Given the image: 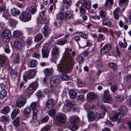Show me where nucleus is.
<instances>
[{"label": "nucleus", "mask_w": 131, "mask_h": 131, "mask_svg": "<svg viewBox=\"0 0 131 131\" xmlns=\"http://www.w3.org/2000/svg\"><path fill=\"white\" fill-rule=\"evenodd\" d=\"M4 51L5 52L9 53L10 52V50L9 48V46L8 45H6L4 47Z\"/></svg>", "instance_id": "nucleus-56"}, {"label": "nucleus", "mask_w": 131, "mask_h": 131, "mask_svg": "<svg viewBox=\"0 0 131 131\" xmlns=\"http://www.w3.org/2000/svg\"><path fill=\"white\" fill-rule=\"evenodd\" d=\"M126 80L129 83H130L129 85L128 86L127 88L128 89H129L131 87V75H129L127 77Z\"/></svg>", "instance_id": "nucleus-43"}, {"label": "nucleus", "mask_w": 131, "mask_h": 131, "mask_svg": "<svg viewBox=\"0 0 131 131\" xmlns=\"http://www.w3.org/2000/svg\"><path fill=\"white\" fill-rule=\"evenodd\" d=\"M60 82V81L58 76H53L51 78L50 84L52 87L51 88V90L52 92H54L56 87Z\"/></svg>", "instance_id": "nucleus-3"}, {"label": "nucleus", "mask_w": 131, "mask_h": 131, "mask_svg": "<svg viewBox=\"0 0 131 131\" xmlns=\"http://www.w3.org/2000/svg\"><path fill=\"white\" fill-rule=\"evenodd\" d=\"M3 16L6 19H8L10 16L9 13L8 12L3 13Z\"/></svg>", "instance_id": "nucleus-58"}, {"label": "nucleus", "mask_w": 131, "mask_h": 131, "mask_svg": "<svg viewBox=\"0 0 131 131\" xmlns=\"http://www.w3.org/2000/svg\"><path fill=\"white\" fill-rule=\"evenodd\" d=\"M104 124L106 126L111 127L113 126V125L112 123L108 120H106L104 122Z\"/></svg>", "instance_id": "nucleus-52"}, {"label": "nucleus", "mask_w": 131, "mask_h": 131, "mask_svg": "<svg viewBox=\"0 0 131 131\" xmlns=\"http://www.w3.org/2000/svg\"><path fill=\"white\" fill-rule=\"evenodd\" d=\"M76 104V102L74 101L68 102L66 104V107L67 110L69 111L74 112V110H78L77 107L75 108L74 106Z\"/></svg>", "instance_id": "nucleus-11"}, {"label": "nucleus", "mask_w": 131, "mask_h": 131, "mask_svg": "<svg viewBox=\"0 0 131 131\" xmlns=\"http://www.w3.org/2000/svg\"><path fill=\"white\" fill-rule=\"evenodd\" d=\"M99 14L100 16L101 17L102 19L104 18L106 16V13L102 10L101 11L99 12Z\"/></svg>", "instance_id": "nucleus-54"}, {"label": "nucleus", "mask_w": 131, "mask_h": 131, "mask_svg": "<svg viewBox=\"0 0 131 131\" xmlns=\"http://www.w3.org/2000/svg\"><path fill=\"white\" fill-rule=\"evenodd\" d=\"M31 110L30 108L27 107L25 108L24 110V115L28 116L30 113Z\"/></svg>", "instance_id": "nucleus-40"}, {"label": "nucleus", "mask_w": 131, "mask_h": 131, "mask_svg": "<svg viewBox=\"0 0 131 131\" xmlns=\"http://www.w3.org/2000/svg\"><path fill=\"white\" fill-rule=\"evenodd\" d=\"M42 32L45 37L48 36L50 32V29L47 26H45L42 30Z\"/></svg>", "instance_id": "nucleus-18"}, {"label": "nucleus", "mask_w": 131, "mask_h": 131, "mask_svg": "<svg viewBox=\"0 0 131 131\" xmlns=\"http://www.w3.org/2000/svg\"><path fill=\"white\" fill-rule=\"evenodd\" d=\"M84 108L87 112L94 113L96 110V107L94 105L89 103L85 104Z\"/></svg>", "instance_id": "nucleus-13"}, {"label": "nucleus", "mask_w": 131, "mask_h": 131, "mask_svg": "<svg viewBox=\"0 0 131 131\" xmlns=\"http://www.w3.org/2000/svg\"><path fill=\"white\" fill-rule=\"evenodd\" d=\"M19 119V117H18L13 121V123L14 126L16 127H17L18 126L20 122Z\"/></svg>", "instance_id": "nucleus-36"}, {"label": "nucleus", "mask_w": 131, "mask_h": 131, "mask_svg": "<svg viewBox=\"0 0 131 131\" xmlns=\"http://www.w3.org/2000/svg\"><path fill=\"white\" fill-rule=\"evenodd\" d=\"M10 108L9 106H6L1 110V113L5 114L8 113L9 111Z\"/></svg>", "instance_id": "nucleus-30"}, {"label": "nucleus", "mask_w": 131, "mask_h": 131, "mask_svg": "<svg viewBox=\"0 0 131 131\" xmlns=\"http://www.w3.org/2000/svg\"><path fill=\"white\" fill-rule=\"evenodd\" d=\"M5 59L4 57L0 56V66L3 67L5 66Z\"/></svg>", "instance_id": "nucleus-33"}, {"label": "nucleus", "mask_w": 131, "mask_h": 131, "mask_svg": "<svg viewBox=\"0 0 131 131\" xmlns=\"http://www.w3.org/2000/svg\"><path fill=\"white\" fill-rule=\"evenodd\" d=\"M9 23L10 25L12 26H15L16 25L15 21L14 19H11L10 20Z\"/></svg>", "instance_id": "nucleus-62"}, {"label": "nucleus", "mask_w": 131, "mask_h": 131, "mask_svg": "<svg viewBox=\"0 0 131 131\" xmlns=\"http://www.w3.org/2000/svg\"><path fill=\"white\" fill-rule=\"evenodd\" d=\"M37 105V102H36L32 103L30 105V108L31 109L32 111L33 117L31 123L32 126H35L37 125V114L38 110L36 108Z\"/></svg>", "instance_id": "nucleus-2"}, {"label": "nucleus", "mask_w": 131, "mask_h": 131, "mask_svg": "<svg viewBox=\"0 0 131 131\" xmlns=\"http://www.w3.org/2000/svg\"><path fill=\"white\" fill-rule=\"evenodd\" d=\"M71 49H68L64 53L63 56L64 62L58 65L60 70L63 72H70L72 70L73 65L74 64L73 59L70 56Z\"/></svg>", "instance_id": "nucleus-1"}, {"label": "nucleus", "mask_w": 131, "mask_h": 131, "mask_svg": "<svg viewBox=\"0 0 131 131\" xmlns=\"http://www.w3.org/2000/svg\"><path fill=\"white\" fill-rule=\"evenodd\" d=\"M20 113V111L18 109L14 110L11 114V118L12 119H14L17 115Z\"/></svg>", "instance_id": "nucleus-21"}, {"label": "nucleus", "mask_w": 131, "mask_h": 131, "mask_svg": "<svg viewBox=\"0 0 131 131\" xmlns=\"http://www.w3.org/2000/svg\"><path fill=\"white\" fill-rule=\"evenodd\" d=\"M91 18L94 20H99L100 18V16L99 15H95L94 16L91 15Z\"/></svg>", "instance_id": "nucleus-61"}, {"label": "nucleus", "mask_w": 131, "mask_h": 131, "mask_svg": "<svg viewBox=\"0 0 131 131\" xmlns=\"http://www.w3.org/2000/svg\"><path fill=\"white\" fill-rule=\"evenodd\" d=\"M77 61L81 63H82L83 62V59L82 56H79L77 58Z\"/></svg>", "instance_id": "nucleus-57"}, {"label": "nucleus", "mask_w": 131, "mask_h": 131, "mask_svg": "<svg viewBox=\"0 0 131 131\" xmlns=\"http://www.w3.org/2000/svg\"><path fill=\"white\" fill-rule=\"evenodd\" d=\"M26 102L25 99L23 97H20L16 101V105L18 107H20L24 105Z\"/></svg>", "instance_id": "nucleus-15"}, {"label": "nucleus", "mask_w": 131, "mask_h": 131, "mask_svg": "<svg viewBox=\"0 0 131 131\" xmlns=\"http://www.w3.org/2000/svg\"><path fill=\"white\" fill-rule=\"evenodd\" d=\"M105 115V113H100L99 114L97 112H96V115L95 116V117H96L98 119H100V118H103L104 116Z\"/></svg>", "instance_id": "nucleus-42"}, {"label": "nucleus", "mask_w": 131, "mask_h": 131, "mask_svg": "<svg viewBox=\"0 0 131 131\" xmlns=\"http://www.w3.org/2000/svg\"><path fill=\"white\" fill-rule=\"evenodd\" d=\"M109 65L113 70H115L116 69V66L115 63L111 62L109 63Z\"/></svg>", "instance_id": "nucleus-59"}, {"label": "nucleus", "mask_w": 131, "mask_h": 131, "mask_svg": "<svg viewBox=\"0 0 131 131\" xmlns=\"http://www.w3.org/2000/svg\"><path fill=\"white\" fill-rule=\"evenodd\" d=\"M127 112L126 108L124 105L120 107L117 110V113L121 118L123 117L126 114Z\"/></svg>", "instance_id": "nucleus-10"}, {"label": "nucleus", "mask_w": 131, "mask_h": 131, "mask_svg": "<svg viewBox=\"0 0 131 131\" xmlns=\"http://www.w3.org/2000/svg\"><path fill=\"white\" fill-rule=\"evenodd\" d=\"M36 7L35 6H33L30 7L29 9L30 12L32 14H34L36 12Z\"/></svg>", "instance_id": "nucleus-45"}, {"label": "nucleus", "mask_w": 131, "mask_h": 131, "mask_svg": "<svg viewBox=\"0 0 131 131\" xmlns=\"http://www.w3.org/2000/svg\"><path fill=\"white\" fill-rule=\"evenodd\" d=\"M10 74L11 77L13 79H14L16 77L17 74V71L14 70H12L10 72Z\"/></svg>", "instance_id": "nucleus-27"}, {"label": "nucleus", "mask_w": 131, "mask_h": 131, "mask_svg": "<svg viewBox=\"0 0 131 131\" xmlns=\"http://www.w3.org/2000/svg\"><path fill=\"white\" fill-rule=\"evenodd\" d=\"M9 116L8 115H5L0 117V121L1 122H4L5 121L6 122H8L9 121Z\"/></svg>", "instance_id": "nucleus-32"}, {"label": "nucleus", "mask_w": 131, "mask_h": 131, "mask_svg": "<svg viewBox=\"0 0 131 131\" xmlns=\"http://www.w3.org/2000/svg\"><path fill=\"white\" fill-rule=\"evenodd\" d=\"M20 13V11L16 8H13L11 10V14L12 15L14 16H16L18 15Z\"/></svg>", "instance_id": "nucleus-22"}, {"label": "nucleus", "mask_w": 131, "mask_h": 131, "mask_svg": "<svg viewBox=\"0 0 131 131\" xmlns=\"http://www.w3.org/2000/svg\"><path fill=\"white\" fill-rule=\"evenodd\" d=\"M82 4L87 9H89L91 6V4L89 3H88L86 2H83L82 3Z\"/></svg>", "instance_id": "nucleus-47"}, {"label": "nucleus", "mask_w": 131, "mask_h": 131, "mask_svg": "<svg viewBox=\"0 0 131 131\" xmlns=\"http://www.w3.org/2000/svg\"><path fill=\"white\" fill-rule=\"evenodd\" d=\"M72 16V13L71 11L68 10L65 12V17L66 20H69Z\"/></svg>", "instance_id": "nucleus-25"}, {"label": "nucleus", "mask_w": 131, "mask_h": 131, "mask_svg": "<svg viewBox=\"0 0 131 131\" xmlns=\"http://www.w3.org/2000/svg\"><path fill=\"white\" fill-rule=\"evenodd\" d=\"M112 21L108 19H105L102 21V25L104 26H109L111 24Z\"/></svg>", "instance_id": "nucleus-26"}, {"label": "nucleus", "mask_w": 131, "mask_h": 131, "mask_svg": "<svg viewBox=\"0 0 131 131\" xmlns=\"http://www.w3.org/2000/svg\"><path fill=\"white\" fill-rule=\"evenodd\" d=\"M70 121L71 122V127L73 130L77 129V127L76 124L79 121V118L76 116H74L71 117Z\"/></svg>", "instance_id": "nucleus-9"}, {"label": "nucleus", "mask_w": 131, "mask_h": 131, "mask_svg": "<svg viewBox=\"0 0 131 131\" xmlns=\"http://www.w3.org/2000/svg\"><path fill=\"white\" fill-rule=\"evenodd\" d=\"M104 39V36L102 34H100L98 36V39H97V42H99Z\"/></svg>", "instance_id": "nucleus-48"}, {"label": "nucleus", "mask_w": 131, "mask_h": 131, "mask_svg": "<svg viewBox=\"0 0 131 131\" xmlns=\"http://www.w3.org/2000/svg\"><path fill=\"white\" fill-rule=\"evenodd\" d=\"M42 16H39L37 18V21L38 23L40 24V26H41L42 24L43 21H44L43 19H42Z\"/></svg>", "instance_id": "nucleus-53"}, {"label": "nucleus", "mask_w": 131, "mask_h": 131, "mask_svg": "<svg viewBox=\"0 0 131 131\" xmlns=\"http://www.w3.org/2000/svg\"><path fill=\"white\" fill-rule=\"evenodd\" d=\"M21 34V31L19 30H16L14 32L13 35L15 37H19Z\"/></svg>", "instance_id": "nucleus-46"}, {"label": "nucleus", "mask_w": 131, "mask_h": 131, "mask_svg": "<svg viewBox=\"0 0 131 131\" xmlns=\"http://www.w3.org/2000/svg\"><path fill=\"white\" fill-rule=\"evenodd\" d=\"M7 95V92L5 90H2L0 93V99H2Z\"/></svg>", "instance_id": "nucleus-37"}, {"label": "nucleus", "mask_w": 131, "mask_h": 131, "mask_svg": "<svg viewBox=\"0 0 131 131\" xmlns=\"http://www.w3.org/2000/svg\"><path fill=\"white\" fill-rule=\"evenodd\" d=\"M36 73V72L32 69L28 70L27 73L25 72L23 76L24 80L26 81H27V78L29 79L34 78Z\"/></svg>", "instance_id": "nucleus-4"}, {"label": "nucleus", "mask_w": 131, "mask_h": 131, "mask_svg": "<svg viewBox=\"0 0 131 131\" xmlns=\"http://www.w3.org/2000/svg\"><path fill=\"white\" fill-rule=\"evenodd\" d=\"M49 119V117L48 116H45L41 120L42 123H44L47 122Z\"/></svg>", "instance_id": "nucleus-60"}, {"label": "nucleus", "mask_w": 131, "mask_h": 131, "mask_svg": "<svg viewBox=\"0 0 131 131\" xmlns=\"http://www.w3.org/2000/svg\"><path fill=\"white\" fill-rule=\"evenodd\" d=\"M19 17L21 21L24 22H26L31 20V15L28 12H23L21 14Z\"/></svg>", "instance_id": "nucleus-5"}, {"label": "nucleus", "mask_w": 131, "mask_h": 131, "mask_svg": "<svg viewBox=\"0 0 131 131\" xmlns=\"http://www.w3.org/2000/svg\"><path fill=\"white\" fill-rule=\"evenodd\" d=\"M123 97L122 96L117 95L115 97V99L116 101L119 103H120L123 101Z\"/></svg>", "instance_id": "nucleus-44"}, {"label": "nucleus", "mask_w": 131, "mask_h": 131, "mask_svg": "<svg viewBox=\"0 0 131 131\" xmlns=\"http://www.w3.org/2000/svg\"><path fill=\"white\" fill-rule=\"evenodd\" d=\"M121 118L117 113L113 115L111 117L110 119L111 121L113 122H115L118 121V122L120 121V119Z\"/></svg>", "instance_id": "nucleus-24"}, {"label": "nucleus", "mask_w": 131, "mask_h": 131, "mask_svg": "<svg viewBox=\"0 0 131 131\" xmlns=\"http://www.w3.org/2000/svg\"><path fill=\"white\" fill-rule=\"evenodd\" d=\"M60 78L63 80H69V76L67 74H62L60 75Z\"/></svg>", "instance_id": "nucleus-39"}, {"label": "nucleus", "mask_w": 131, "mask_h": 131, "mask_svg": "<svg viewBox=\"0 0 131 131\" xmlns=\"http://www.w3.org/2000/svg\"><path fill=\"white\" fill-rule=\"evenodd\" d=\"M49 51V50L47 47L45 46L43 48L41 49L42 57L43 58H48Z\"/></svg>", "instance_id": "nucleus-16"}, {"label": "nucleus", "mask_w": 131, "mask_h": 131, "mask_svg": "<svg viewBox=\"0 0 131 131\" xmlns=\"http://www.w3.org/2000/svg\"><path fill=\"white\" fill-rule=\"evenodd\" d=\"M38 83L36 82H35L30 84L27 88L28 92L31 94L36 90L37 88Z\"/></svg>", "instance_id": "nucleus-12"}, {"label": "nucleus", "mask_w": 131, "mask_h": 131, "mask_svg": "<svg viewBox=\"0 0 131 131\" xmlns=\"http://www.w3.org/2000/svg\"><path fill=\"white\" fill-rule=\"evenodd\" d=\"M86 96L87 100L89 101L97 97V95L93 92L88 93L87 94Z\"/></svg>", "instance_id": "nucleus-19"}, {"label": "nucleus", "mask_w": 131, "mask_h": 131, "mask_svg": "<svg viewBox=\"0 0 131 131\" xmlns=\"http://www.w3.org/2000/svg\"><path fill=\"white\" fill-rule=\"evenodd\" d=\"M56 118L58 122L60 123H64L66 121V116L64 114L61 113H57Z\"/></svg>", "instance_id": "nucleus-8"}, {"label": "nucleus", "mask_w": 131, "mask_h": 131, "mask_svg": "<svg viewBox=\"0 0 131 131\" xmlns=\"http://www.w3.org/2000/svg\"><path fill=\"white\" fill-rule=\"evenodd\" d=\"M42 34H38L36 37L35 38V40L36 41H37L40 40L42 38Z\"/></svg>", "instance_id": "nucleus-51"}, {"label": "nucleus", "mask_w": 131, "mask_h": 131, "mask_svg": "<svg viewBox=\"0 0 131 131\" xmlns=\"http://www.w3.org/2000/svg\"><path fill=\"white\" fill-rule=\"evenodd\" d=\"M67 41V40L66 39L61 40L57 42V44L59 45H63L66 44Z\"/></svg>", "instance_id": "nucleus-38"}, {"label": "nucleus", "mask_w": 131, "mask_h": 131, "mask_svg": "<svg viewBox=\"0 0 131 131\" xmlns=\"http://www.w3.org/2000/svg\"><path fill=\"white\" fill-rule=\"evenodd\" d=\"M14 44L15 47L18 49L20 48L22 46V44L21 41H15Z\"/></svg>", "instance_id": "nucleus-29"}, {"label": "nucleus", "mask_w": 131, "mask_h": 131, "mask_svg": "<svg viewBox=\"0 0 131 131\" xmlns=\"http://www.w3.org/2000/svg\"><path fill=\"white\" fill-rule=\"evenodd\" d=\"M79 34H81L80 35V36L81 37L84 39H87L88 38V35L87 34H82L80 32L79 33Z\"/></svg>", "instance_id": "nucleus-64"}, {"label": "nucleus", "mask_w": 131, "mask_h": 131, "mask_svg": "<svg viewBox=\"0 0 131 131\" xmlns=\"http://www.w3.org/2000/svg\"><path fill=\"white\" fill-rule=\"evenodd\" d=\"M69 97L72 99H74L77 95L76 92L72 89H70L69 91Z\"/></svg>", "instance_id": "nucleus-23"}, {"label": "nucleus", "mask_w": 131, "mask_h": 131, "mask_svg": "<svg viewBox=\"0 0 131 131\" xmlns=\"http://www.w3.org/2000/svg\"><path fill=\"white\" fill-rule=\"evenodd\" d=\"M111 48V46L108 44H106L100 50V54L102 55H104L108 53Z\"/></svg>", "instance_id": "nucleus-14"}, {"label": "nucleus", "mask_w": 131, "mask_h": 131, "mask_svg": "<svg viewBox=\"0 0 131 131\" xmlns=\"http://www.w3.org/2000/svg\"><path fill=\"white\" fill-rule=\"evenodd\" d=\"M79 9L80 13L81 14H84L86 12V10L85 9L82 7H80L79 8Z\"/></svg>", "instance_id": "nucleus-63"}, {"label": "nucleus", "mask_w": 131, "mask_h": 131, "mask_svg": "<svg viewBox=\"0 0 131 131\" xmlns=\"http://www.w3.org/2000/svg\"><path fill=\"white\" fill-rule=\"evenodd\" d=\"M118 86L117 85H113L110 87V89L112 92H115L117 89Z\"/></svg>", "instance_id": "nucleus-50"}, {"label": "nucleus", "mask_w": 131, "mask_h": 131, "mask_svg": "<svg viewBox=\"0 0 131 131\" xmlns=\"http://www.w3.org/2000/svg\"><path fill=\"white\" fill-rule=\"evenodd\" d=\"M55 110L54 109L50 110L48 112L49 115L52 117H53L55 116Z\"/></svg>", "instance_id": "nucleus-49"}, {"label": "nucleus", "mask_w": 131, "mask_h": 131, "mask_svg": "<svg viewBox=\"0 0 131 131\" xmlns=\"http://www.w3.org/2000/svg\"><path fill=\"white\" fill-rule=\"evenodd\" d=\"M11 34L8 30H4L1 34L2 37L4 42H7L9 41Z\"/></svg>", "instance_id": "nucleus-6"}, {"label": "nucleus", "mask_w": 131, "mask_h": 131, "mask_svg": "<svg viewBox=\"0 0 131 131\" xmlns=\"http://www.w3.org/2000/svg\"><path fill=\"white\" fill-rule=\"evenodd\" d=\"M52 71L51 69L47 68L44 69L43 71L46 75H49L51 74Z\"/></svg>", "instance_id": "nucleus-35"}, {"label": "nucleus", "mask_w": 131, "mask_h": 131, "mask_svg": "<svg viewBox=\"0 0 131 131\" xmlns=\"http://www.w3.org/2000/svg\"><path fill=\"white\" fill-rule=\"evenodd\" d=\"M30 67H35L37 65V62L36 60H32L30 62Z\"/></svg>", "instance_id": "nucleus-41"}, {"label": "nucleus", "mask_w": 131, "mask_h": 131, "mask_svg": "<svg viewBox=\"0 0 131 131\" xmlns=\"http://www.w3.org/2000/svg\"><path fill=\"white\" fill-rule=\"evenodd\" d=\"M64 14L63 12L58 13L57 15V18L60 20L64 19Z\"/></svg>", "instance_id": "nucleus-34"}, {"label": "nucleus", "mask_w": 131, "mask_h": 131, "mask_svg": "<svg viewBox=\"0 0 131 131\" xmlns=\"http://www.w3.org/2000/svg\"><path fill=\"white\" fill-rule=\"evenodd\" d=\"M113 0H106L105 4L104 6L105 7H107L109 3L110 5H112L113 4Z\"/></svg>", "instance_id": "nucleus-55"}, {"label": "nucleus", "mask_w": 131, "mask_h": 131, "mask_svg": "<svg viewBox=\"0 0 131 131\" xmlns=\"http://www.w3.org/2000/svg\"><path fill=\"white\" fill-rule=\"evenodd\" d=\"M88 113V116L89 121H93L95 117V116L93 112H87Z\"/></svg>", "instance_id": "nucleus-28"}, {"label": "nucleus", "mask_w": 131, "mask_h": 131, "mask_svg": "<svg viewBox=\"0 0 131 131\" xmlns=\"http://www.w3.org/2000/svg\"><path fill=\"white\" fill-rule=\"evenodd\" d=\"M55 102L52 100H49L47 101L46 103V105L47 107L49 108L53 107L54 106Z\"/></svg>", "instance_id": "nucleus-20"}, {"label": "nucleus", "mask_w": 131, "mask_h": 131, "mask_svg": "<svg viewBox=\"0 0 131 131\" xmlns=\"http://www.w3.org/2000/svg\"><path fill=\"white\" fill-rule=\"evenodd\" d=\"M60 52L59 48L57 46L54 47L53 49L52 53V56L55 58L57 57Z\"/></svg>", "instance_id": "nucleus-17"}, {"label": "nucleus", "mask_w": 131, "mask_h": 131, "mask_svg": "<svg viewBox=\"0 0 131 131\" xmlns=\"http://www.w3.org/2000/svg\"><path fill=\"white\" fill-rule=\"evenodd\" d=\"M98 105L103 110H104L105 112H110V110L107 107V108H105L104 104L99 103L98 104Z\"/></svg>", "instance_id": "nucleus-31"}, {"label": "nucleus", "mask_w": 131, "mask_h": 131, "mask_svg": "<svg viewBox=\"0 0 131 131\" xmlns=\"http://www.w3.org/2000/svg\"><path fill=\"white\" fill-rule=\"evenodd\" d=\"M102 99L105 103H110L112 100L111 95L109 94V92L108 90H105Z\"/></svg>", "instance_id": "nucleus-7"}]
</instances>
